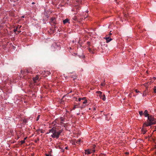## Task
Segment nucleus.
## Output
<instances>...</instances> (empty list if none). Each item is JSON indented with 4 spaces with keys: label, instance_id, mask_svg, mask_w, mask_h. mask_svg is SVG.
<instances>
[{
    "label": "nucleus",
    "instance_id": "obj_24",
    "mask_svg": "<svg viewBox=\"0 0 156 156\" xmlns=\"http://www.w3.org/2000/svg\"><path fill=\"white\" fill-rule=\"evenodd\" d=\"M39 117H40V115H39L37 116V119H36V121H37L39 120Z\"/></svg>",
    "mask_w": 156,
    "mask_h": 156
},
{
    "label": "nucleus",
    "instance_id": "obj_43",
    "mask_svg": "<svg viewBox=\"0 0 156 156\" xmlns=\"http://www.w3.org/2000/svg\"><path fill=\"white\" fill-rule=\"evenodd\" d=\"M87 16L86 17H85V18L86 19V18H87Z\"/></svg>",
    "mask_w": 156,
    "mask_h": 156
},
{
    "label": "nucleus",
    "instance_id": "obj_44",
    "mask_svg": "<svg viewBox=\"0 0 156 156\" xmlns=\"http://www.w3.org/2000/svg\"><path fill=\"white\" fill-rule=\"evenodd\" d=\"M154 88H156V86L154 87Z\"/></svg>",
    "mask_w": 156,
    "mask_h": 156
},
{
    "label": "nucleus",
    "instance_id": "obj_29",
    "mask_svg": "<svg viewBox=\"0 0 156 156\" xmlns=\"http://www.w3.org/2000/svg\"><path fill=\"white\" fill-rule=\"evenodd\" d=\"M135 91L137 93L139 92V91H138L137 89H136Z\"/></svg>",
    "mask_w": 156,
    "mask_h": 156
},
{
    "label": "nucleus",
    "instance_id": "obj_18",
    "mask_svg": "<svg viewBox=\"0 0 156 156\" xmlns=\"http://www.w3.org/2000/svg\"><path fill=\"white\" fill-rule=\"evenodd\" d=\"M74 20H77V17L76 16H74L72 18Z\"/></svg>",
    "mask_w": 156,
    "mask_h": 156
},
{
    "label": "nucleus",
    "instance_id": "obj_14",
    "mask_svg": "<svg viewBox=\"0 0 156 156\" xmlns=\"http://www.w3.org/2000/svg\"><path fill=\"white\" fill-rule=\"evenodd\" d=\"M101 99H102L103 101H105L106 98L105 95V94H103L102 96L100 98Z\"/></svg>",
    "mask_w": 156,
    "mask_h": 156
},
{
    "label": "nucleus",
    "instance_id": "obj_27",
    "mask_svg": "<svg viewBox=\"0 0 156 156\" xmlns=\"http://www.w3.org/2000/svg\"><path fill=\"white\" fill-rule=\"evenodd\" d=\"M91 150V153L94 152H95V150L94 149L92 150Z\"/></svg>",
    "mask_w": 156,
    "mask_h": 156
},
{
    "label": "nucleus",
    "instance_id": "obj_4",
    "mask_svg": "<svg viewBox=\"0 0 156 156\" xmlns=\"http://www.w3.org/2000/svg\"><path fill=\"white\" fill-rule=\"evenodd\" d=\"M51 24H56V20L55 18L52 17L51 19Z\"/></svg>",
    "mask_w": 156,
    "mask_h": 156
},
{
    "label": "nucleus",
    "instance_id": "obj_45",
    "mask_svg": "<svg viewBox=\"0 0 156 156\" xmlns=\"http://www.w3.org/2000/svg\"><path fill=\"white\" fill-rule=\"evenodd\" d=\"M22 18H24V16H22Z\"/></svg>",
    "mask_w": 156,
    "mask_h": 156
},
{
    "label": "nucleus",
    "instance_id": "obj_2",
    "mask_svg": "<svg viewBox=\"0 0 156 156\" xmlns=\"http://www.w3.org/2000/svg\"><path fill=\"white\" fill-rule=\"evenodd\" d=\"M156 124V120L152 115H149L148 117L147 122L144 123V126H149Z\"/></svg>",
    "mask_w": 156,
    "mask_h": 156
},
{
    "label": "nucleus",
    "instance_id": "obj_40",
    "mask_svg": "<svg viewBox=\"0 0 156 156\" xmlns=\"http://www.w3.org/2000/svg\"><path fill=\"white\" fill-rule=\"evenodd\" d=\"M65 148L66 149H67V148H68V147H66Z\"/></svg>",
    "mask_w": 156,
    "mask_h": 156
},
{
    "label": "nucleus",
    "instance_id": "obj_7",
    "mask_svg": "<svg viewBox=\"0 0 156 156\" xmlns=\"http://www.w3.org/2000/svg\"><path fill=\"white\" fill-rule=\"evenodd\" d=\"M143 114L145 117H147L148 118V116H149V114L148 113V111L147 110H145Z\"/></svg>",
    "mask_w": 156,
    "mask_h": 156
},
{
    "label": "nucleus",
    "instance_id": "obj_9",
    "mask_svg": "<svg viewBox=\"0 0 156 156\" xmlns=\"http://www.w3.org/2000/svg\"><path fill=\"white\" fill-rule=\"evenodd\" d=\"M67 23H70V22H69V20L68 19H66L63 20V23L64 24H65Z\"/></svg>",
    "mask_w": 156,
    "mask_h": 156
},
{
    "label": "nucleus",
    "instance_id": "obj_30",
    "mask_svg": "<svg viewBox=\"0 0 156 156\" xmlns=\"http://www.w3.org/2000/svg\"><path fill=\"white\" fill-rule=\"evenodd\" d=\"M87 44L88 45H90V42H87Z\"/></svg>",
    "mask_w": 156,
    "mask_h": 156
},
{
    "label": "nucleus",
    "instance_id": "obj_48",
    "mask_svg": "<svg viewBox=\"0 0 156 156\" xmlns=\"http://www.w3.org/2000/svg\"><path fill=\"white\" fill-rule=\"evenodd\" d=\"M128 153H127V152L126 153V154H127Z\"/></svg>",
    "mask_w": 156,
    "mask_h": 156
},
{
    "label": "nucleus",
    "instance_id": "obj_49",
    "mask_svg": "<svg viewBox=\"0 0 156 156\" xmlns=\"http://www.w3.org/2000/svg\"><path fill=\"white\" fill-rule=\"evenodd\" d=\"M85 57V56H83V58H84Z\"/></svg>",
    "mask_w": 156,
    "mask_h": 156
},
{
    "label": "nucleus",
    "instance_id": "obj_23",
    "mask_svg": "<svg viewBox=\"0 0 156 156\" xmlns=\"http://www.w3.org/2000/svg\"><path fill=\"white\" fill-rule=\"evenodd\" d=\"M17 27H16V29H14V30H13V31L14 32L16 33V32L17 31Z\"/></svg>",
    "mask_w": 156,
    "mask_h": 156
},
{
    "label": "nucleus",
    "instance_id": "obj_19",
    "mask_svg": "<svg viewBox=\"0 0 156 156\" xmlns=\"http://www.w3.org/2000/svg\"><path fill=\"white\" fill-rule=\"evenodd\" d=\"M63 119L62 117H61L60 118V123L62 124L63 123L62 122L63 121Z\"/></svg>",
    "mask_w": 156,
    "mask_h": 156
},
{
    "label": "nucleus",
    "instance_id": "obj_33",
    "mask_svg": "<svg viewBox=\"0 0 156 156\" xmlns=\"http://www.w3.org/2000/svg\"><path fill=\"white\" fill-rule=\"evenodd\" d=\"M145 92V91L144 92ZM146 94H145V92H144V94H143V96H146Z\"/></svg>",
    "mask_w": 156,
    "mask_h": 156
},
{
    "label": "nucleus",
    "instance_id": "obj_20",
    "mask_svg": "<svg viewBox=\"0 0 156 156\" xmlns=\"http://www.w3.org/2000/svg\"><path fill=\"white\" fill-rule=\"evenodd\" d=\"M139 114L140 116H142L143 114V112L142 111H139Z\"/></svg>",
    "mask_w": 156,
    "mask_h": 156
},
{
    "label": "nucleus",
    "instance_id": "obj_38",
    "mask_svg": "<svg viewBox=\"0 0 156 156\" xmlns=\"http://www.w3.org/2000/svg\"><path fill=\"white\" fill-rule=\"evenodd\" d=\"M95 146H93V148L94 149L95 148Z\"/></svg>",
    "mask_w": 156,
    "mask_h": 156
},
{
    "label": "nucleus",
    "instance_id": "obj_42",
    "mask_svg": "<svg viewBox=\"0 0 156 156\" xmlns=\"http://www.w3.org/2000/svg\"><path fill=\"white\" fill-rule=\"evenodd\" d=\"M74 98H76V100L77 99V98H75V97H74Z\"/></svg>",
    "mask_w": 156,
    "mask_h": 156
},
{
    "label": "nucleus",
    "instance_id": "obj_12",
    "mask_svg": "<svg viewBox=\"0 0 156 156\" xmlns=\"http://www.w3.org/2000/svg\"><path fill=\"white\" fill-rule=\"evenodd\" d=\"M21 72L22 74L25 75H26V69L21 70Z\"/></svg>",
    "mask_w": 156,
    "mask_h": 156
},
{
    "label": "nucleus",
    "instance_id": "obj_28",
    "mask_svg": "<svg viewBox=\"0 0 156 156\" xmlns=\"http://www.w3.org/2000/svg\"><path fill=\"white\" fill-rule=\"evenodd\" d=\"M105 85V84L104 83H101V86H104V85Z\"/></svg>",
    "mask_w": 156,
    "mask_h": 156
},
{
    "label": "nucleus",
    "instance_id": "obj_41",
    "mask_svg": "<svg viewBox=\"0 0 156 156\" xmlns=\"http://www.w3.org/2000/svg\"><path fill=\"white\" fill-rule=\"evenodd\" d=\"M26 138H27V137L25 138H24V140H25L26 139Z\"/></svg>",
    "mask_w": 156,
    "mask_h": 156
},
{
    "label": "nucleus",
    "instance_id": "obj_15",
    "mask_svg": "<svg viewBox=\"0 0 156 156\" xmlns=\"http://www.w3.org/2000/svg\"><path fill=\"white\" fill-rule=\"evenodd\" d=\"M70 77L73 79V80L76 79V76L75 75H70Z\"/></svg>",
    "mask_w": 156,
    "mask_h": 156
},
{
    "label": "nucleus",
    "instance_id": "obj_8",
    "mask_svg": "<svg viewBox=\"0 0 156 156\" xmlns=\"http://www.w3.org/2000/svg\"><path fill=\"white\" fill-rule=\"evenodd\" d=\"M91 153V150H85V154H90Z\"/></svg>",
    "mask_w": 156,
    "mask_h": 156
},
{
    "label": "nucleus",
    "instance_id": "obj_34",
    "mask_svg": "<svg viewBox=\"0 0 156 156\" xmlns=\"http://www.w3.org/2000/svg\"><path fill=\"white\" fill-rule=\"evenodd\" d=\"M156 131V126H155V130H154V131Z\"/></svg>",
    "mask_w": 156,
    "mask_h": 156
},
{
    "label": "nucleus",
    "instance_id": "obj_37",
    "mask_svg": "<svg viewBox=\"0 0 156 156\" xmlns=\"http://www.w3.org/2000/svg\"><path fill=\"white\" fill-rule=\"evenodd\" d=\"M111 31H110V33H109V35H111L112 34L111 33Z\"/></svg>",
    "mask_w": 156,
    "mask_h": 156
},
{
    "label": "nucleus",
    "instance_id": "obj_25",
    "mask_svg": "<svg viewBox=\"0 0 156 156\" xmlns=\"http://www.w3.org/2000/svg\"><path fill=\"white\" fill-rule=\"evenodd\" d=\"M154 92L155 93H156V88L154 87Z\"/></svg>",
    "mask_w": 156,
    "mask_h": 156
},
{
    "label": "nucleus",
    "instance_id": "obj_21",
    "mask_svg": "<svg viewBox=\"0 0 156 156\" xmlns=\"http://www.w3.org/2000/svg\"><path fill=\"white\" fill-rule=\"evenodd\" d=\"M21 144H23L25 143V141L24 140H22L21 141Z\"/></svg>",
    "mask_w": 156,
    "mask_h": 156
},
{
    "label": "nucleus",
    "instance_id": "obj_31",
    "mask_svg": "<svg viewBox=\"0 0 156 156\" xmlns=\"http://www.w3.org/2000/svg\"><path fill=\"white\" fill-rule=\"evenodd\" d=\"M46 156H52L51 155H49V154H46Z\"/></svg>",
    "mask_w": 156,
    "mask_h": 156
},
{
    "label": "nucleus",
    "instance_id": "obj_46",
    "mask_svg": "<svg viewBox=\"0 0 156 156\" xmlns=\"http://www.w3.org/2000/svg\"><path fill=\"white\" fill-rule=\"evenodd\" d=\"M131 95V94H129V96H130Z\"/></svg>",
    "mask_w": 156,
    "mask_h": 156
},
{
    "label": "nucleus",
    "instance_id": "obj_47",
    "mask_svg": "<svg viewBox=\"0 0 156 156\" xmlns=\"http://www.w3.org/2000/svg\"><path fill=\"white\" fill-rule=\"evenodd\" d=\"M20 32V31H19L18 32H19V33Z\"/></svg>",
    "mask_w": 156,
    "mask_h": 156
},
{
    "label": "nucleus",
    "instance_id": "obj_39",
    "mask_svg": "<svg viewBox=\"0 0 156 156\" xmlns=\"http://www.w3.org/2000/svg\"><path fill=\"white\" fill-rule=\"evenodd\" d=\"M35 4V3H34V2H33L32 3V4Z\"/></svg>",
    "mask_w": 156,
    "mask_h": 156
},
{
    "label": "nucleus",
    "instance_id": "obj_1",
    "mask_svg": "<svg viewBox=\"0 0 156 156\" xmlns=\"http://www.w3.org/2000/svg\"><path fill=\"white\" fill-rule=\"evenodd\" d=\"M49 132L47 133L46 134L51 133L52 134L51 136L53 138H56V139H58L59 138L60 135L62 132V131L61 130L57 131L56 128L54 127H53L51 129H49Z\"/></svg>",
    "mask_w": 156,
    "mask_h": 156
},
{
    "label": "nucleus",
    "instance_id": "obj_11",
    "mask_svg": "<svg viewBox=\"0 0 156 156\" xmlns=\"http://www.w3.org/2000/svg\"><path fill=\"white\" fill-rule=\"evenodd\" d=\"M44 73L47 76V75H49L51 74V73L48 71H44Z\"/></svg>",
    "mask_w": 156,
    "mask_h": 156
},
{
    "label": "nucleus",
    "instance_id": "obj_6",
    "mask_svg": "<svg viewBox=\"0 0 156 156\" xmlns=\"http://www.w3.org/2000/svg\"><path fill=\"white\" fill-rule=\"evenodd\" d=\"M104 38L106 40V42L107 43H108L112 40V39L111 38H110L109 37H105Z\"/></svg>",
    "mask_w": 156,
    "mask_h": 156
},
{
    "label": "nucleus",
    "instance_id": "obj_17",
    "mask_svg": "<svg viewBox=\"0 0 156 156\" xmlns=\"http://www.w3.org/2000/svg\"><path fill=\"white\" fill-rule=\"evenodd\" d=\"M84 100V101H81V103H82L83 104H85L87 103V99H85L84 100Z\"/></svg>",
    "mask_w": 156,
    "mask_h": 156
},
{
    "label": "nucleus",
    "instance_id": "obj_5",
    "mask_svg": "<svg viewBox=\"0 0 156 156\" xmlns=\"http://www.w3.org/2000/svg\"><path fill=\"white\" fill-rule=\"evenodd\" d=\"M147 126H144V124H143V128L141 130H142V132L143 134H145L146 133V132L147 131L146 129L145 128V127Z\"/></svg>",
    "mask_w": 156,
    "mask_h": 156
},
{
    "label": "nucleus",
    "instance_id": "obj_3",
    "mask_svg": "<svg viewBox=\"0 0 156 156\" xmlns=\"http://www.w3.org/2000/svg\"><path fill=\"white\" fill-rule=\"evenodd\" d=\"M33 79L34 83H36L37 80L39 81L40 80L39 78V75H37L35 77H33Z\"/></svg>",
    "mask_w": 156,
    "mask_h": 156
},
{
    "label": "nucleus",
    "instance_id": "obj_36",
    "mask_svg": "<svg viewBox=\"0 0 156 156\" xmlns=\"http://www.w3.org/2000/svg\"><path fill=\"white\" fill-rule=\"evenodd\" d=\"M153 79L154 80H155L156 79V78L155 77H153Z\"/></svg>",
    "mask_w": 156,
    "mask_h": 156
},
{
    "label": "nucleus",
    "instance_id": "obj_13",
    "mask_svg": "<svg viewBox=\"0 0 156 156\" xmlns=\"http://www.w3.org/2000/svg\"><path fill=\"white\" fill-rule=\"evenodd\" d=\"M54 47H55L56 48H57V49L58 50H59L60 48V46H59L56 44H54Z\"/></svg>",
    "mask_w": 156,
    "mask_h": 156
},
{
    "label": "nucleus",
    "instance_id": "obj_10",
    "mask_svg": "<svg viewBox=\"0 0 156 156\" xmlns=\"http://www.w3.org/2000/svg\"><path fill=\"white\" fill-rule=\"evenodd\" d=\"M96 93L98 94L99 96L101 98L102 96V92L101 91H97Z\"/></svg>",
    "mask_w": 156,
    "mask_h": 156
},
{
    "label": "nucleus",
    "instance_id": "obj_32",
    "mask_svg": "<svg viewBox=\"0 0 156 156\" xmlns=\"http://www.w3.org/2000/svg\"><path fill=\"white\" fill-rule=\"evenodd\" d=\"M145 92V91L144 92ZM146 94H145V92H144V94H143V96H146Z\"/></svg>",
    "mask_w": 156,
    "mask_h": 156
},
{
    "label": "nucleus",
    "instance_id": "obj_22",
    "mask_svg": "<svg viewBox=\"0 0 156 156\" xmlns=\"http://www.w3.org/2000/svg\"><path fill=\"white\" fill-rule=\"evenodd\" d=\"M26 74H27L28 73H30V71L28 70L27 69H26Z\"/></svg>",
    "mask_w": 156,
    "mask_h": 156
},
{
    "label": "nucleus",
    "instance_id": "obj_16",
    "mask_svg": "<svg viewBox=\"0 0 156 156\" xmlns=\"http://www.w3.org/2000/svg\"><path fill=\"white\" fill-rule=\"evenodd\" d=\"M86 98L85 97H83V98H79L78 99V101H81V100H83L85 99Z\"/></svg>",
    "mask_w": 156,
    "mask_h": 156
},
{
    "label": "nucleus",
    "instance_id": "obj_35",
    "mask_svg": "<svg viewBox=\"0 0 156 156\" xmlns=\"http://www.w3.org/2000/svg\"><path fill=\"white\" fill-rule=\"evenodd\" d=\"M89 51L90 52H91V50L90 48H89Z\"/></svg>",
    "mask_w": 156,
    "mask_h": 156
},
{
    "label": "nucleus",
    "instance_id": "obj_26",
    "mask_svg": "<svg viewBox=\"0 0 156 156\" xmlns=\"http://www.w3.org/2000/svg\"><path fill=\"white\" fill-rule=\"evenodd\" d=\"M77 106V105H75L73 108V109H74L75 108H76Z\"/></svg>",
    "mask_w": 156,
    "mask_h": 156
}]
</instances>
